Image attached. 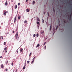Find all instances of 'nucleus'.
Masks as SVG:
<instances>
[{
	"label": "nucleus",
	"mask_w": 72,
	"mask_h": 72,
	"mask_svg": "<svg viewBox=\"0 0 72 72\" xmlns=\"http://www.w3.org/2000/svg\"><path fill=\"white\" fill-rule=\"evenodd\" d=\"M42 20L43 21H42L43 23H44V20L43 19H42Z\"/></svg>",
	"instance_id": "cd10ccee"
},
{
	"label": "nucleus",
	"mask_w": 72,
	"mask_h": 72,
	"mask_svg": "<svg viewBox=\"0 0 72 72\" xmlns=\"http://www.w3.org/2000/svg\"><path fill=\"white\" fill-rule=\"evenodd\" d=\"M30 63V61H28L27 62V63Z\"/></svg>",
	"instance_id": "bb28decb"
},
{
	"label": "nucleus",
	"mask_w": 72,
	"mask_h": 72,
	"mask_svg": "<svg viewBox=\"0 0 72 72\" xmlns=\"http://www.w3.org/2000/svg\"><path fill=\"white\" fill-rule=\"evenodd\" d=\"M7 49V48L6 47L4 49V50H6V49Z\"/></svg>",
	"instance_id": "f3484780"
},
{
	"label": "nucleus",
	"mask_w": 72,
	"mask_h": 72,
	"mask_svg": "<svg viewBox=\"0 0 72 72\" xmlns=\"http://www.w3.org/2000/svg\"><path fill=\"white\" fill-rule=\"evenodd\" d=\"M37 21H40V19H39V18H37Z\"/></svg>",
	"instance_id": "1a4fd4ad"
},
{
	"label": "nucleus",
	"mask_w": 72,
	"mask_h": 72,
	"mask_svg": "<svg viewBox=\"0 0 72 72\" xmlns=\"http://www.w3.org/2000/svg\"><path fill=\"white\" fill-rule=\"evenodd\" d=\"M64 22L65 23H66V21H64Z\"/></svg>",
	"instance_id": "72a5a7b5"
},
{
	"label": "nucleus",
	"mask_w": 72,
	"mask_h": 72,
	"mask_svg": "<svg viewBox=\"0 0 72 72\" xmlns=\"http://www.w3.org/2000/svg\"><path fill=\"white\" fill-rule=\"evenodd\" d=\"M17 69H16V70L15 72H17Z\"/></svg>",
	"instance_id": "a18cd8bd"
},
{
	"label": "nucleus",
	"mask_w": 72,
	"mask_h": 72,
	"mask_svg": "<svg viewBox=\"0 0 72 72\" xmlns=\"http://www.w3.org/2000/svg\"><path fill=\"white\" fill-rule=\"evenodd\" d=\"M0 58H3V57H2V56H1L0 57Z\"/></svg>",
	"instance_id": "e433bc0d"
},
{
	"label": "nucleus",
	"mask_w": 72,
	"mask_h": 72,
	"mask_svg": "<svg viewBox=\"0 0 72 72\" xmlns=\"http://www.w3.org/2000/svg\"><path fill=\"white\" fill-rule=\"evenodd\" d=\"M8 60H7V62H6V64H7V63H8Z\"/></svg>",
	"instance_id": "4c0bfd02"
},
{
	"label": "nucleus",
	"mask_w": 72,
	"mask_h": 72,
	"mask_svg": "<svg viewBox=\"0 0 72 72\" xmlns=\"http://www.w3.org/2000/svg\"><path fill=\"white\" fill-rule=\"evenodd\" d=\"M20 51H21V52H22V51H23V49L22 48H21L20 49Z\"/></svg>",
	"instance_id": "20e7f679"
},
{
	"label": "nucleus",
	"mask_w": 72,
	"mask_h": 72,
	"mask_svg": "<svg viewBox=\"0 0 72 72\" xmlns=\"http://www.w3.org/2000/svg\"><path fill=\"white\" fill-rule=\"evenodd\" d=\"M16 21H17V15H16L15 17L14 18V22H15Z\"/></svg>",
	"instance_id": "f03ea898"
},
{
	"label": "nucleus",
	"mask_w": 72,
	"mask_h": 72,
	"mask_svg": "<svg viewBox=\"0 0 72 72\" xmlns=\"http://www.w3.org/2000/svg\"><path fill=\"white\" fill-rule=\"evenodd\" d=\"M32 54V53L31 52L30 54L29 55V57H30L31 56V55Z\"/></svg>",
	"instance_id": "dca6fc26"
},
{
	"label": "nucleus",
	"mask_w": 72,
	"mask_h": 72,
	"mask_svg": "<svg viewBox=\"0 0 72 72\" xmlns=\"http://www.w3.org/2000/svg\"><path fill=\"white\" fill-rule=\"evenodd\" d=\"M28 1V0H26V2H27Z\"/></svg>",
	"instance_id": "58836bf2"
},
{
	"label": "nucleus",
	"mask_w": 72,
	"mask_h": 72,
	"mask_svg": "<svg viewBox=\"0 0 72 72\" xmlns=\"http://www.w3.org/2000/svg\"><path fill=\"white\" fill-rule=\"evenodd\" d=\"M5 70H6V71H8V69H5Z\"/></svg>",
	"instance_id": "2f4dec72"
},
{
	"label": "nucleus",
	"mask_w": 72,
	"mask_h": 72,
	"mask_svg": "<svg viewBox=\"0 0 72 72\" xmlns=\"http://www.w3.org/2000/svg\"><path fill=\"white\" fill-rule=\"evenodd\" d=\"M15 36L16 37V39L18 40L19 39V37H18V32H17L15 34Z\"/></svg>",
	"instance_id": "f257e3e1"
},
{
	"label": "nucleus",
	"mask_w": 72,
	"mask_h": 72,
	"mask_svg": "<svg viewBox=\"0 0 72 72\" xmlns=\"http://www.w3.org/2000/svg\"><path fill=\"white\" fill-rule=\"evenodd\" d=\"M1 39H3V40H4V39H3V36H1Z\"/></svg>",
	"instance_id": "b1692460"
},
{
	"label": "nucleus",
	"mask_w": 72,
	"mask_h": 72,
	"mask_svg": "<svg viewBox=\"0 0 72 72\" xmlns=\"http://www.w3.org/2000/svg\"><path fill=\"white\" fill-rule=\"evenodd\" d=\"M36 36H37V37H39V34L38 33L36 35Z\"/></svg>",
	"instance_id": "aec40b11"
},
{
	"label": "nucleus",
	"mask_w": 72,
	"mask_h": 72,
	"mask_svg": "<svg viewBox=\"0 0 72 72\" xmlns=\"http://www.w3.org/2000/svg\"><path fill=\"white\" fill-rule=\"evenodd\" d=\"M47 14H48V16H49V12H48Z\"/></svg>",
	"instance_id": "473e14b6"
},
{
	"label": "nucleus",
	"mask_w": 72,
	"mask_h": 72,
	"mask_svg": "<svg viewBox=\"0 0 72 72\" xmlns=\"http://www.w3.org/2000/svg\"><path fill=\"white\" fill-rule=\"evenodd\" d=\"M13 33H14V31H13Z\"/></svg>",
	"instance_id": "a19ab883"
},
{
	"label": "nucleus",
	"mask_w": 72,
	"mask_h": 72,
	"mask_svg": "<svg viewBox=\"0 0 72 72\" xmlns=\"http://www.w3.org/2000/svg\"><path fill=\"white\" fill-rule=\"evenodd\" d=\"M24 23H27V21L25 20L24 22Z\"/></svg>",
	"instance_id": "9b49d317"
},
{
	"label": "nucleus",
	"mask_w": 72,
	"mask_h": 72,
	"mask_svg": "<svg viewBox=\"0 0 72 72\" xmlns=\"http://www.w3.org/2000/svg\"><path fill=\"white\" fill-rule=\"evenodd\" d=\"M51 30V25L50 26V31Z\"/></svg>",
	"instance_id": "f8f14e48"
},
{
	"label": "nucleus",
	"mask_w": 72,
	"mask_h": 72,
	"mask_svg": "<svg viewBox=\"0 0 72 72\" xmlns=\"http://www.w3.org/2000/svg\"><path fill=\"white\" fill-rule=\"evenodd\" d=\"M35 3V1H33V4H34Z\"/></svg>",
	"instance_id": "6ab92c4d"
},
{
	"label": "nucleus",
	"mask_w": 72,
	"mask_h": 72,
	"mask_svg": "<svg viewBox=\"0 0 72 72\" xmlns=\"http://www.w3.org/2000/svg\"><path fill=\"white\" fill-rule=\"evenodd\" d=\"M26 11L27 12H30V10H29V9H26Z\"/></svg>",
	"instance_id": "0eeeda50"
},
{
	"label": "nucleus",
	"mask_w": 72,
	"mask_h": 72,
	"mask_svg": "<svg viewBox=\"0 0 72 72\" xmlns=\"http://www.w3.org/2000/svg\"><path fill=\"white\" fill-rule=\"evenodd\" d=\"M45 44H46V42H44V43L43 44V45L44 46L45 45Z\"/></svg>",
	"instance_id": "c85d7f7f"
},
{
	"label": "nucleus",
	"mask_w": 72,
	"mask_h": 72,
	"mask_svg": "<svg viewBox=\"0 0 72 72\" xmlns=\"http://www.w3.org/2000/svg\"><path fill=\"white\" fill-rule=\"evenodd\" d=\"M46 46H44V49H46Z\"/></svg>",
	"instance_id": "5701e85b"
},
{
	"label": "nucleus",
	"mask_w": 72,
	"mask_h": 72,
	"mask_svg": "<svg viewBox=\"0 0 72 72\" xmlns=\"http://www.w3.org/2000/svg\"><path fill=\"white\" fill-rule=\"evenodd\" d=\"M33 62H34V60H33L32 61V62H31L32 64L33 63Z\"/></svg>",
	"instance_id": "a211bd4d"
},
{
	"label": "nucleus",
	"mask_w": 72,
	"mask_h": 72,
	"mask_svg": "<svg viewBox=\"0 0 72 72\" xmlns=\"http://www.w3.org/2000/svg\"><path fill=\"white\" fill-rule=\"evenodd\" d=\"M6 13H8V11H6Z\"/></svg>",
	"instance_id": "c03bdc74"
},
{
	"label": "nucleus",
	"mask_w": 72,
	"mask_h": 72,
	"mask_svg": "<svg viewBox=\"0 0 72 72\" xmlns=\"http://www.w3.org/2000/svg\"><path fill=\"white\" fill-rule=\"evenodd\" d=\"M71 15L70 16V18H71Z\"/></svg>",
	"instance_id": "37998d69"
},
{
	"label": "nucleus",
	"mask_w": 72,
	"mask_h": 72,
	"mask_svg": "<svg viewBox=\"0 0 72 72\" xmlns=\"http://www.w3.org/2000/svg\"><path fill=\"white\" fill-rule=\"evenodd\" d=\"M5 53H7V51H6Z\"/></svg>",
	"instance_id": "79ce46f5"
},
{
	"label": "nucleus",
	"mask_w": 72,
	"mask_h": 72,
	"mask_svg": "<svg viewBox=\"0 0 72 72\" xmlns=\"http://www.w3.org/2000/svg\"><path fill=\"white\" fill-rule=\"evenodd\" d=\"M12 66H13V62H12Z\"/></svg>",
	"instance_id": "7c9ffc66"
},
{
	"label": "nucleus",
	"mask_w": 72,
	"mask_h": 72,
	"mask_svg": "<svg viewBox=\"0 0 72 72\" xmlns=\"http://www.w3.org/2000/svg\"><path fill=\"white\" fill-rule=\"evenodd\" d=\"M24 66L23 67V69H25V68H26V66Z\"/></svg>",
	"instance_id": "4468645a"
},
{
	"label": "nucleus",
	"mask_w": 72,
	"mask_h": 72,
	"mask_svg": "<svg viewBox=\"0 0 72 72\" xmlns=\"http://www.w3.org/2000/svg\"><path fill=\"white\" fill-rule=\"evenodd\" d=\"M21 16H19L18 18V19H19L20 18H21Z\"/></svg>",
	"instance_id": "ddd939ff"
},
{
	"label": "nucleus",
	"mask_w": 72,
	"mask_h": 72,
	"mask_svg": "<svg viewBox=\"0 0 72 72\" xmlns=\"http://www.w3.org/2000/svg\"><path fill=\"white\" fill-rule=\"evenodd\" d=\"M16 52H17V53H18V50L16 51Z\"/></svg>",
	"instance_id": "c9c22d12"
},
{
	"label": "nucleus",
	"mask_w": 72,
	"mask_h": 72,
	"mask_svg": "<svg viewBox=\"0 0 72 72\" xmlns=\"http://www.w3.org/2000/svg\"><path fill=\"white\" fill-rule=\"evenodd\" d=\"M6 44V42H4V45H5Z\"/></svg>",
	"instance_id": "2eb2a0df"
},
{
	"label": "nucleus",
	"mask_w": 72,
	"mask_h": 72,
	"mask_svg": "<svg viewBox=\"0 0 72 72\" xmlns=\"http://www.w3.org/2000/svg\"><path fill=\"white\" fill-rule=\"evenodd\" d=\"M39 46H40V44H38L37 45V46L36 47L37 48V47H39Z\"/></svg>",
	"instance_id": "9d476101"
},
{
	"label": "nucleus",
	"mask_w": 72,
	"mask_h": 72,
	"mask_svg": "<svg viewBox=\"0 0 72 72\" xmlns=\"http://www.w3.org/2000/svg\"><path fill=\"white\" fill-rule=\"evenodd\" d=\"M17 5H15V9H17Z\"/></svg>",
	"instance_id": "39448f33"
},
{
	"label": "nucleus",
	"mask_w": 72,
	"mask_h": 72,
	"mask_svg": "<svg viewBox=\"0 0 72 72\" xmlns=\"http://www.w3.org/2000/svg\"><path fill=\"white\" fill-rule=\"evenodd\" d=\"M35 57L34 58H33V60H34V59H35Z\"/></svg>",
	"instance_id": "f704fd0d"
},
{
	"label": "nucleus",
	"mask_w": 72,
	"mask_h": 72,
	"mask_svg": "<svg viewBox=\"0 0 72 72\" xmlns=\"http://www.w3.org/2000/svg\"><path fill=\"white\" fill-rule=\"evenodd\" d=\"M1 68H3V67H4V65L3 64H1Z\"/></svg>",
	"instance_id": "6e6552de"
},
{
	"label": "nucleus",
	"mask_w": 72,
	"mask_h": 72,
	"mask_svg": "<svg viewBox=\"0 0 72 72\" xmlns=\"http://www.w3.org/2000/svg\"><path fill=\"white\" fill-rule=\"evenodd\" d=\"M26 66V63H24V66Z\"/></svg>",
	"instance_id": "a878e982"
},
{
	"label": "nucleus",
	"mask_w": 72,
	"mask_h": 72,
	"mask_svg": "<svg viewBox=\"0 0 72 72\" xmlns=\"http://www.w3.org/2000/svg\"><path fill=\"white\" fill-rule=\"evenodd\" d=\"M5 5L6 6L8 5V1H6V3H5Z\"/></svg>",
	"instance_id": "7ed1b4c3"
},
{
	"label": "nucleus",
	"mask_w": 72,
	"mask_h": 72,
	"mask_svg": "<svg viewBox=\"0 0 72 72\" xmlns=\"http://www.w3.org/2000/svg\"><path fill=\"white\" fill-rule=\"evenodd\" d=\"M37 24H39V22L38 21L37 22Z\"/></svg>",
	"instance_id": "412c9836"
},
{
	"label": "nucleus",
	"mask_w": 72,
	"mask_h": 72,
	"mask_svg": "<svg viewBox=\"0 0 72 72\" xmlns=\"http://www.w3.org/2000/svg\"><path fill=\"white\" fill-rule=\"evenodd\" d=\"M53 11L54 12H55V10L54 8H53Z\"/></svg>",
	"instance_id": "c756f323"
},
{
	"label": "nucleus",
	"mask_w": 72,
	"mask_h": 72,
	"mask_svg": "<svg viewBox=\"0 0 72 72\" xmlns=\"http://www.w3.org/2000/svg\"><path fill=\"white\" fill-rule=\"evenodd\" d=\"M33 37H35L36 36V35L35 34H34L33 35Z\"/></svg>",
	"instance_id": "4be33fe9"
},
{
	"label": "nucleus",
	"mask_w": 72,
	"mask_h": 72,
	"mask_svg": "<svg viewBox=\"0 0 72 72\" xmlns=\"http://www.w3.org/2000/svg\"><path fill=\"white\" fill-rule=\"evenodd\" d=\"M21 5V3H18V5Z\"/></svg>",
	"instance_id": "393cba45"
},
{
	"label": "nucleus",
	"mask_w": 72,
	"mask_h": 72,
	"mask_svg": "<svg viewBox=\"0 0 72 72\" xmlns=\"http://www.w3.org/2000/svg\"><path fill=\"white\" fill-rule=\"evenodd\" d=\"M3 14L4 15H6V12L5 11L4 12Z\"/></svg>",
	"instance_id": "423d86ee"
},
{
	"label": "nucleus",
	"mask_w": 72,
	"mask_h": 72,
	"mask_svg": "<svg viewBox=\"0 0 72 72\" xmlns=\"http://www.w3.org/2000/svg\"><path fill=\"white\" fill-rule=\"evenodd\" d=\"M58 28V27L57 26L56 29V30H57V28Z\"/></svg>",
	"instance_id": "ea45409f"
}]
</instances>
